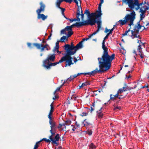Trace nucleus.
I'll use <instances>...</instances> for the list:
<instances>
[{"label":"nucleus","instance_id":"nucleus-1","mask_svg":"<svg viewBox=\"0 0 149 149\" xmlns=\"http://www.w3.org/2000/svg\"><path fill=\"white\" fill-rule=\"evenodd\" d=\"M105 40L104 38L102 42V48L104 50L103 54L101 57L98 58L100 69L98 70L96 68L90 74H92L96 72H103L110 68L111 62L114 58L115 55L113 54L111 56L109 55L108 48L105 45Z\"/></svg>","mask_w":149,"mask_h":149},{"label":"nucleus","instance_id":"nucleus-2","mask_svg":"<svg viewBox=\"0 0 149 149\" xmlns=\"http://www.w3.org/2000/svg\"><path fill=\"white\" fill-rule=\"evenodd\" d=\"M122 3L128 5L131 10L134 9L137 10L140 9L141 21L145 17V13L148 7L142 2L139 3V0H122Z\"/></svg>","mask_w":149,"mask_h":149},{"label":"nucleus","instance_id":"nucleus-3","mask_svg":"<svg viewBox=\"0 0 149 149\" xmlns=\"http://www.w3.org/2000/svg\"><path fill=\"white\" fill-rule=\"evenodd\" d=\"M142 26L143 27L144 26L141 25L140 22H137V24L134 26L133 30L131 31L130 28H129L127 31H126L123 34V36H124L128 35L132 39L137 38L138 43L140 45V43H142L141 41L140 40L141 38L139 34V29ZM130 29H131V28H130Z\"/></svg>","mask_w":149,"mask_h":149},{"label":"nucleus","instance_id":"nucleus-4","mask_svg":"<svg viewBox=\"0 0 149 149\" xmlns=\"http://www.w3.org/2000/svg\"><path fill=\"white\" fill-rule=\"evenodd\" d=\"M136 14L135 12L133 11L130 14H127L124 18V19L120 20L117 22L118 24L122 26L127 24L129 26L133 25V22L135 18Z\"/></svg>","mask_w":149,"mask_h":149},{"label":"nucleus","instance_id":"nucleus-5","mask_svg":"<svg viewBox=\"0 0 149 149\" xmlns=\"http://www.w3.org/2000/svg\"><path fill=\"white\" fill-rule=\"evenodd\" d=\"M75 54V52L74 53L70 52L68 51L66 52L65 56L62 57L60 60V62L61 63L64 61H65V66L66 67L67 66H70L72 65H73L74 63L72 62V58L71 56V55H74Z\"/></svg>","mask_w":149,"mask_h":149},{"label":"nucleus","instance_id":"nucleus-6","mask_svg":"<svg viewBox=\"0 0 149 149\" xmlns=\"http://www.w3.org/2000/svg\"><path fill=\"white\" fill-rule=\"evenodd\" d=\"M103 3L100 2L98 6V10H97L96 12L92 13L91 14L93 17H95L96 19H97L98 20L97 22V25H99L101 26L102 24L101 16L102 15L101 13V4Z\"/></svg>","mask_w":149,"mask_h":149},{"label":"nucleus","instance_id":"nucleus-7","mask_svg":"<svg viewBox=\"0 0 149 149\" xmlns=\"http://www.w3.org/2000/svg\"><path fill=\"white\" fill-rule=\"evenodd\" d=\"M56 129V127L51 128L50 132L51 133L52 135L49 136V139L51 140L52 143L57 145L58 144L57 141L59 140L60 139L59 134H56L55 137H53V136L55 134Z\"/></svg>","mask_w":149,"mask_h":149},{"label":"nucleus","instance_id":"nucleus-8","mask_svg":"<svg viewBox=\"0 0 149 149\" xmlns=\"http://www.w3.org/2000/svg\"><path fill=\"white\" fill-rule=\"evenodd\" d=\"M74 26H75L74 24L70 26H67L64 29L61 31V33L65 34L67 33V36L68 37H70L73 33V32L72 31V29Z\"/></svg>","mask_w":149,"mask_h":149},{"label":"nucleus","instance_id":"nucleus-9","mask_svg":"<svg viewBox=\"0 0 149 149\" xmlns=\"http://www.w3.org/2000/svg\"><path fill=\"white\" fill-rule=\"evenodd\" d=\"M93 71L91 72H87V73H78L77 74H74V75H72V76H71L70 77H69V78H68L67 80V81L68 82L69 81H71L73 80L76 77H77L80 74H85V75H87V74H88V75H89L90 76H91V75H94L95 74H96V73H102V72H96V73H93V74H90V73H91V72H92Z\"/></svg>","mask_w":149,"mask_h":149},{"label":"nucleus","instance_id":"nucleus-10","mask_svg":"<svg viewBox=\"0 0 149 149\" xmlns=\"http://www.w3.org/2000/svg\"><path fill=\"white\" fill-rule=\"evenodd\" d=\"M33 45L36 47L37 48L39 49H41V51L42 52L44 51L45 49L47 50H48L49 49L47 47L48 45L46 44L45 45L42 44H40L38 43H34Z\"/></svg>","mask_w":149,"mask_h":149},{"label":"nucleus","instance_id":"nucleus-11","mask_svg":"<svg viewBox=\"0 0 149 149\" xmlns=\"http://www.w3.org/2000/svg\"><path fill=\"white\" fill-rule=\"evenodd\" d=\"M72 46L75 47V46H74L72 42L71 43V45L69 44H66L64 45V49L66 50V52L69 51L71 52H73V53L75 52V53H76V50H75V49H71L70 47Z\"/></svg>","mask_w":149,"mask_h":149},{"label":"nucleus","instance_id":"nucleus-12","mask_svg":"<svg viewBox=\"0 0 149 149\" xmlns=\"http://www.w3.org/2000/svg\"><path fill=\"white\" fill-rule=\"evenodd\" d=\"M101 26H100L99 25H97V29L96 30V31H95V32H94L92 34L89 35L88 36V38H86V39L84 38L83 39V40L82 41H84V40H87L89 39V38H91V37L92 36H93L94 35H95L97 33H98L99 32L100 29L101 28Z\"/></svg>","mask_w":149,"mask_h":149},{"label":"nucleus","instance_id":"nucleus-13","mask_svg":"<svg viewBox=\"0 0 149 149\" xmlns=\"http://www.w3.org/2000/svg\"><path fill=\"white\" fill-rule=\"evenodd\" d=\"M83 41H81L79 42L77 45L75 46V47H73L72 46L70 47V49H75L76 50V52L77 50L83 47L82 42Z\"/></svg>","mask_w":149,"mask_h":149},{"label":"nucleus","instance_id":"nucleus-14","mask_svg":"<svg viewBox=\"0 0 149 149\" xmlns=\"http://www.w3.org/2000/svg\"><path fill=\"white\" fill-rule=\"evenodd\" d=\"M82 13V10L81 7H80L79 6H78L77 14L76 15V17L77 18V21L79 22L80 21V19L79 18V16L81 15V14Z\"/></svg>","mask_w":149,"mask_h":149},{"label":"nucleus","instance_id":"nucleus-15","mask_svg":"<svg viewBox=\"0 0 149 149\" xmlns=\"http://www.w3.org/2000/svg\"><path fill=\"white\" fill-rule=\"evenodd\" d=\"M68 121H66L65 123L63 124H59L58 126V128L60 131H65L66 129L65 125H68Z\"/></svg>","mask_w":149,"mask_h":149},{"label":"nucleus","instance_id":"nucleus-16","mask_svg":"<svg viewBox=\"0 0 149 149\" xmlns=\"http://www.w3.org/2000/svg\"><path fill=\"white\" fill-rule=\"evenodd\" d=\"M41 13H38L37 18L38 19H41L43 21L45 20L48 17L47 15H45L43 14H40Z\"/></svg>","mask_w":149,"mask_h":149},{"label":"nucleus","instance_id":"nucleus-17","mask_svg":"<svg viewBox=\"0 0 149 149\" xmlns=\"http://www.w3.org/2000/svg\"><path fill=\"white\" fill-rule=\"evenodd\" d=\"M40 8L36 10L37 13H41L42 12H44L45 10V5L42 2H40Z\"/></svg>","mask_w":149,"mask_h":149},{"label":"nucleus","instance_id":"nucleus-18","mask_svg":"<svg viewBox=\"0 0 149 149\" xmlns=\"http://www.w3.org/2000/svg\"><path fill=\"white\" fill-rule=\"evenodd\" d=\"M95 17V18L89 19L88 20L89 25L92 26L95 25L96 23H97L98 20L97 19H96Z\"/></svg>","mask_w":149,"mask_h":149},{"label":"nucleus","instance_id":"nucleus-19","mask_svg":"<svg viewBox=\"0 0 149 149\" xmlns=\"http://www.w3.org/2000/svg\"><path fill=\"white\" fill-rule=\"evenodd\" d=\"M112 95L111 94L110 95V100H114L115 97H118L119 99H120L122 98L123 97H122L123 95H120V94L117 92V93L115 95H114V97H112Z\"/></svg>","mask_w":149,"mask_h":149},{"label":"nucleus","instance_id":"nucleus-20","mask_svg":"<svg viewBox=\"0 0 149 149\" xmlns=\"http://www.w3.org/2000/svg\"><path fill=\"white\" fill-rule=\"evenodd\" d=\"M72 130L73 131H75L76 132H78L79 131H81V129L79 128V125L76 124L74 126L72 129Z\"/></svg>","mask_w":149,"mask_h":149},{"label":"nucleus","instance_id":"nucleus-21","mask_svg":"<svg viewBox=\"0 0 149 149\" xmlns=\"http://www.w3.org/2000/svg\"><path fill=\"white\" fill-rule=\"evenodd\" d=\"M102 108V107H101L100 109L97 111V116L100 118H102L103 115V113L101 111Z\"/></svg>","mask_w":149,"mask_h":149},{"label":"nucleus","instance_id":"nucleus-22","mask_svg":"<svg viewBox=\"0 0 149 149\" xmlns=\"http://www.w3.org/2000/svg\"><path fill=\"white\" fill-rule=\"evenodd\" d=\"M55 58V54H53L51 55H49L47 58L49 61L53 62L54 61Z\"/></svg>","mask_w":149,"mask_h":149},{"label":"nucleus","instance_id":"nucleus-23","mask_svg":"<svg viewBox=\"0 0 149 149\" xmlns=\"http://www.w3.org/2000/svg\"><path fill=\"white\" fill-rule=\"evenodd\" d=\"M59 63H61V62H60V60L58 62H56L53 63H50L49 65H48V66H46V68H47V69H49L50 68L51 66H55L57 64H58Z\"/></svg>","mask_w":149,"mask_h":149},{"label":"nucleus","instance_id":"nucleus-24","mask_svg":"<svg viewBox=\"0 0 149 149\" xmlns=\"http://www.w3.org/2000/svg\"><path fill=\"white\" fill-rule=\"evenodd\" d=\"M85 109H86V112L82 113L80 115L82 117L87 116L89 110H90V109L89 108L86 107Z\"/></svg>","mask_w":149,"mask_h":149},{"label":"nucleus","instance_id":"nucleus-25","mask_svg":"<svg viewBox=\"0 0 149 149\" xmlns=\"http://www.w3.org/2000/svg\"><path fill=\"white\" fill-rule=\"evenodd\" d=\"M49 123L50 125V127H56V124L55 122L52 119L49 120Z\"/></svg>","mask_w":149,"mask_h":149},{"label":"nucleus","instance_id":"nucleus-26","mask_svg":"<svg viewBox=\"0 0 149 149\" xmlns=\"http://www.w3.org/2000/svg\"><path fill=\"white\" fill-rule=\"evenodd\" d=\"M136 86L135 85L134 86V87H131L129 88L127 86H126L125 87H123V88L122 90L124 91H125L127 90H130L131 89H132L134 88H136Z\"/></svg>","mask_w":149,"mask_h":149},{"label":"nucleus","instance_id":"nucleus-27","mask_svg":"<svg viewBox=\"0 0 149 149\" xmlns=\"http://www.w3.org/2000/svg\"><path fill=\"white\" fill-rule=\"evenodd\" d=\"M49 61L47 58L44 60L43 61V66L46 68V66H48L50 64Z\"/></svg>","mask_w":149,"mask_h":149},{"label":"nucleus","instance_id":"nucleus-28","mask_svg":"<svg viewBox=\"0 0 149 149\" xmlns=\"http://www.w3.org/2000/svg\"><path fill=\"white\" fill-rule=\"evenodd\" d=\"M60 41H57L56 44V46L54 48V51H56L57 52H59L58 48H59V43Z\"/></svg>","mask_w":149,"mask_h":149},{"label":"nucleus","instance_id":"nucleus-29","mask_svg":"<svg viewBox=\"0 0 149 149\" xmlns=\"http://www.w3.org/2000/svg\"><path fill=\"white\" fill-rule=\"evenodd\" d=\"M67 34H66L67 35ZM69 37H68L67 36H62L60 39V41L61 42H64V40H65L66 41H67L68 40V38Z\"/></svg>","mask_w":149,"mask_h":149},{"label":"nucleus","instance_id":"nucleus-30","mask_svg":"<svg viewBox=\"0 0 149 149\" xmlns=\"http://www.w3.org/2000/svg\"><path fill=\"white\" fill-rule=\"evenodd\" d=\"M64 1L63 0H57L56 3V5L57 7H58L59 8H61V7L60 6V5L62 1Z\"/></svg>","mask_w":149,"mask_h":149},{"label":"nucleus","instance_id":"nucleus-31","mask_svg":"<svg viewBox=\"0 0 149 149\" xmlns=\"http://www.w3.org/2000/svg\"><path fill=\"white\" fill-rule=\"evenodd\" d=\"M74 25L75 26H76L78 28L79 27L81 26H83V23L82 22H76L74 24Z\"/></svg>","mask_w":149,"mask_h":149},{"label":"nucleus","instance_id":"nucleus-32","mask_svg":"<svg viewBox=\"0 0 149 149\" xmlns=\"http://www.w3.org/2000/svg\"><path fill=\"white\" fill-rule=\"evenodd\" d=\"M42 142V140H40L38 141L36 143L35 145L34 148L33 149H37V148L39 147V144Z\"/></svg>","mask_w":149,"mask_h":149},{"label":"nucleus","instance_id":"nucleus-33","mask_svg":"<svg viewBox=\"0 0 149 149\" xmlns=\"http://www.w3.org/2000/svg\"><path fill=\"white\" fill-rule=\"evenodd\" d=\"M90 124V123L87 122L86 120H85L84 122L82 123V125L83 126H88Z\"/></svg>","mask_w":149,"mask_h":149},{"label":"nucleus","instance_id":"nucleus-34","mask_svg":"<svg viewBox=\"0 0 149 149\" xmlns=\"http://www.w3.org/2000/svg\"><path fill=\"white\" fill-rule=\"evenodd\" d=\"M95 109V103H93L92 104L91 106V109H90V110H89V111H90L91 112H92Z\"/></svg>","mask_w":149,"mask_h":149},{"label":"nucleus","instance_id":"nucleus-35","mask_svg":"<svg viewBox=\"0 0 149 149\" xmlns=\"http://www.w3.org/2000/svg\"><path fill=\"white\" fill-rule=\"evenodd\" d=\"M89 149H95L96 148V146L94 145L93 143H91L89 145Z\"/></svg>","mask_w":149,"mask_h":149},{"label":"nucleus","instance_id":"nucleus-36","mask_svg":"<svg viewBox=\"0 0 149 149\" xmlns=\"http://www.w3.org/2000/svg\"><path fill=\"white\" fill-rule=\"evenodd\" d=\"M82 22L83 23V26H86V25H89L88 20H86L84 22Z\"/></svg>","mask_w":149,"mask_h":149},{"label":"nucleus","instance_id":"nucleus-37","mask_svg":"<svg viewBox=\"0 0 149 149\" xmlns=\"http://www.w3.org/2000/svg\"><path fill=\"white\" fill-rule=\"evenodd\" d=\"M137 50V51L139 52V53L142 52V50L140 45H139L138 46Z\"/></svg>","mask_w":149,"mask_h":149},{"label":"nucleus","instance_id":"nucleus-38","mask_svg":"<svg viewBox=\"0 0 149 149\" xmlns=\"http://www.w3.org/2000/svg\"><path fill=\"white\" fill-rule=\"evenodd\" d=\"M88 82H85V83H83L80 86V87H84L85 86H87L89 85Z\"/></svg>","mask_w":149,"mask_h":149},{"label":"nucleus","instance_id":"nucleus-39","mask_svg":"<svg viewBox=\"0 0 149 149\" xmlns=\"http://www.w3.org/2000/svg\"><path fill=\"white\" fill-rule=\"evenodd\" d=\"M41 140H42V141L43 140L45 141L47 143H50L51 141V140L50 139V140L49 139H46L45 138H44L43 139Z\"/></svg>","mask_w":149,"mask_h":149},{"label":"nucleus","instance_id":"nucleus-40","mask_svg":"<svg viewBox=\"0 0 149 149\" xmlns=\"http://www.w3.org/2000/svg\"><path fill=\"white\" fill-rule=\"evenodd\" d=\"M85 13L88 16H90V13L88 10H86L85 12Z\"/></svg>","mask_w":149,"mask_h":149},{"label":"nucleus","instance_id":"nucleus-41","mask_svg":"<svg viewBox=\"0 0 149 149\" xmlns=\"http://www.w3.org/2000/svg\"><path fill=\"white\" fill-rule=\"evenodd\" d=\"M53 112H49L48 115V118L49 120L52 119V115Z\"/></svg>","mask_w":149,"mask_h":149},{"label":"nucleus","instance_id":"nucleus-42","mask_svg":"<svg viewBox=\"0 0 149 149\" xmlns=\"http://www.w3.org/2000/svg\"><path fill=\"white\" fill-rule=\"evenodd\" d=\"M51 109L50 111L51 112H53L54 111V107L53 105V102L50 105Z\"/></svg>","mask_w":149,"mask_h":149},{"label":"nucleus","instance_id":"nucleus-43","mask_svg":"<svg viewBox=\"0 0 149 149\" xmlns=\"http://www.w3.org/2000/svg\"><path fill=\"white\" fill-rule=\"evenodd\" d=\"M123 92H124V91L122 89L120 88L118 91L117 92L120 95Z\"/></svg>","mask_w":149,"mask_h":149},{"label":"nucleus","instance_id":"nucleus-44","mask_svg":"<svg viewBox=\"0 0 149 149\" xmlns=\"http://www.w3.org/2000/svg\"><path fill=\"white\" fill-rule=\"evenodd\" d=\"M87 133L89 135H91L92 133V131L91 130H88L87 131Z\"/></svg>","mask_w":149,"mask_h":149},{"label":"nucleus","instance_id":"nucleus-45","mask_svg":"<svg viewBox=\"0 0 149 149\" xmlns=\"http://www.w3.org/2000/svg\"><path fill=\"white\" fill-rule=\"evenodd\" d=\"M27 45L28 47L31 48H32L33 47V46H34L33 45V44L32 45L31 43H28Z\"/></svg>","mask_w":149,"mask_h":149},{"label":"nucleus","instance_id":"nucleus-46","mask_svg":"<svg viewBox=\"0 0 149 149\" xmlns=\"http://www.w3.org/2000/svg\"><path fill=\"white\" fill-rule=\"evenodd\" d=\"M64 1H65L66 3H71L73 1V0H63Z\"/></svg>","mask_w":149,"mask_h":149},{"label":"nucleus","instance_id":"nucleus-47","mask_svg":"<svg viewBox=\"0 0 149 149\" xmlns=\"http://www.w3.org/2000/svg\"><path fill=\"white\" fill-rule=\"evenodd\" d=\"M61 88V87H59L58 88H57V89H56V90L54 92V95L56 93V92L58 91H59L60 90Z\"/></svg>","mask_w":149,"mask_h":149},{"label":"nucleus","instance_id":"nucleus-48","mask_svg":"<svg viewBox=\"0 0 149 149\" xmlns=\"http://www.w3.org/2000/svg\"><path fill=\"white\" fill-rule=\"evenodd\" d=\"M81 20H83L84 19V14H83L82 13L81 14Z\"/></svg>","mask_w":149,"mask_h":149},{"label":"nucleus","instance_id":"nucleus-49","mask_svg":"<svg viewBox=\"0 0 149 149\" xmlns=\"http://www.w3.org/2000/svg\"><path fill=\"white\" fill-rule=\"evenodd\" d=\"M121 109V107H115L114 109L115 110H117V109H118L119 110H120Z\"/></svg>","mask_w":149,"mask_h":149},{"label":"nucleus","instance_id":"nucleus-50","mask_svg":"<svg viewBox=\"0 0 149 149\" xmlns=\"http://www.w3.org/2000/svg\"><path fill=\"white\" fill-rule=\"evenodd\" d=\"M139 54L140 55L141 57V58H143L144 57V56L142 54V52L139 53Z\"/></svg>","mask_w":149,"mask_h":149},{"label":"nucleus","instance_id":"nucleus-51","mask_svg":"<svg viewBox=\"0 0 149 149\" xmlns=\"http://www.w3.org/2000/svg\"><path fill=\"white\" fill-rule=\"evenodd\" d=\"M59 8L61 10V13H63V12H64L65 9L64 8Z\"/></svg>","mask_w":149,"mask_h":149},{"label":"nucleus","instance_id":"nucleus-52","mask_svg":"<svg viewBox=\"0 0 149 149\" xmlns=\"http://www.w3.org/2000/svg\"><path fill=\"white\" fill-rule=\"evenodd\" d=\"M109 35L107 33L105 37L104 38V39H106L107 38Z\"/></svg>","mask_w":149,"mask_h":149},{"label":"nucleus","instance_id":"nucleus-53","mask_svg":"<svg viewBox=\"0 0 149 149\" xmlns=\"http://www.w3.org/2000/svg\"><path fill=\"white\" fill-rule=\"evenodd\" d=\"M52 36V33H51L50 35L49 36L48 38L47 39V40H49L51 39V37Z\"/></svg>","mask_w":149,"mask_h":149},{"label":"nucleus","instance_id":"nucleus-54","mask_svg":"<svg viewBox=\"0 0 149 149\" xmlns=\"http://www.w3.org/2000/svg\"><path fill=\"white\" fill-rule=\"evenodd\" d=\"M109 31V30L107 28H106L105 31V33H107Z\"/></svg>","mask_w":149,"mask_h":149},{"label":"nucleus","instance_id":"nucleus-55","mask_svg":"<svg viewBox=\"0 0 149 149\" xmlns=\"http://www.w3.org/2000/svg\"><path fill=\"white\" fill-rule=\"evenodd\" d=\"M77 61V59L76 57H74V62H76Z\"/></svg>","mask_w":149,"mask_h":149},{"label":"nucleus","instance_id":"nucleus-56","mask_svg":"<svg viewBox=\"0 0 149 149\" xmlns=\"http://www.w3.org/2000/svg\"><path fill=\"white\" fill-rule=\"evenodd\" d=\"M58 98V97L55 95L54 97H53V99L54 100H55L56 99Z\"/></svg>","mask_w":149,"mask_h":149},{"label":"nucleus","instance_id":"nucleus-57","mask_svg":"<svg viewBox=\"0 0 149 149\" xmlns=\"http://www.w3.org/2000/svg\"><path fill=\"white\" fill-rule=\"evenodd\" d=\"M148 88V86H147V85H145L144 86H143L141 88Z\"/></svg>","mask_w":149,"mask_h":149},{"label":"nucleus","instance_id":"nucleus-58","mask_svg":"<svg viewBox=\"0 0 149 149\" xmlns=\"http://www.w3.org/2000/svg\"><path fill=\"white\" fill-rule=\"evenodd\" d=\"M69 19L71 22H73V20L72 19Z\"/></svg>","mask_w":149,"mask_h":149},{"label":"nucleus","instance_id":"nucleus-59","mask_svg":"<svg viewBox=\"0 0 149 149\" xmlns=\"http://www.w3.org/2000/svg\"><path fill=\"white\" fill-rule=\"evenodd\" d=\"M112 32L110 31H109V33H108L109 35H110V34H112Z\"/></svg>","mask_w":149,"mask_h":149},{"label":"nucleus","instance_id":"nucleus-60","mask_svg":"<svg viewBox=\"0 0 149 149\" xmlns=\"http://www.w3.org/2000/svg\"><path fill=\"white\" fill-rule=\"evenodd\" d=\"M114 29V28L113 27L112 29L111 30H110V31H111L112 32V31H113Z\"/></svg>","mask_w":149,"mask_h":149},{"label":"nucleus","instance_id":"nucleus-61","mask_svg":"<svg viewBox=\"0 0 149 149\" xmlns=\"http://www.w3.org/2000/svg\"><path fill=\"white\" fill-rule=\"evenodd\" d=\"M73 19V21H77V19Z\"/></svg>","mask_w":149,"mask_h":149},{"label":"nucleus","instance_id":"nucleus-62","mask_svg":"<svg viewBox=\"0 0 149 149\" xmlns=\"http://www.w3.org/2000/svg\"><path fill=\"white\" fill-rule=\"evenodd\" d=\"M62 147L61 146H59L57 149H62Z\"/></svg>","mask_w":149,"mask_h":149},{"label":"nucleus","instance_id":"nucleus-63","mask_svg":"<svg viewBox=\"0 0 149 149\" xmlns=\"http://www.w3.org/2000/svg\"><path fill=\"white\" fill-rule=\"evenodd\" d=\"M100 2H101V3H103L104 0H100Z\"/></svg>","mask_w":149,"mask_h":149},{"label":"nucleus","instance_id":"nucleus-64","mask_svg":"<svg viewBox=\"0 0 149 149\" xmlns=\"http://www.w3.org/2000/svg\"><path fill=\"white\" fill-rule=\"evenodd\" d=\"M146 26H149V23H147V24H146Z\"/></svg>","mask_w":149,"mask_h":149}]
</instances>
